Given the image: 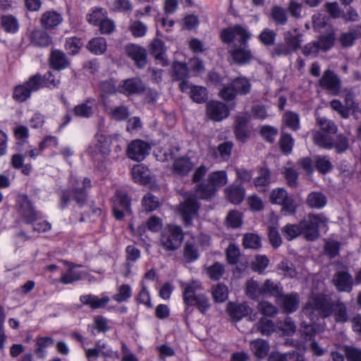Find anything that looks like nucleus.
Returning a JSON list of instances; mask_svg holds the SVG:
<instances>
[{"mask_svg": "<svg viewBox=\"0 0 361 361\" xmlns=\"http://www.w3.org/2000/svg\"><path fill=\"white\" fill-rule=\"evenodd\" d=\"M302 313L311 321V324H306L305 322L301 324L302 332L310 338H312L316 332L323 330V328L316 324V319L319 317L324 318L334 313L337 322H345L348 318L346 307L343 302L338 301L332 304L326 295L315 293L314 290L303 307Z\"/></svg>", "mask_w": 361, "mask_h": 361, "instance_id": "1", "label": "nucleus"}, {"mask_svg": "<svg viewBox=\"0 0 361 361\" xmlns=\"http://www.w3.org/2000/svg\"><path fill=\"white\" fill-rule=\"evenodd\" d=\"M250 37L251 34L241 25L229 27L221 32V39L224 43L230 44L234 40L240 43L238 47L229 50L233 61L238 64L245 63L252 58L250 50L246 46V42Z\"/></svg>", "mask_w": 361, "mask_h": 361, "instance_id": "2", "label": "nucleus"}, {"mask_svg": "<svg viewBox=\"0 0 361 361\" xmlns=\"http://www.w3.org/2000/svg\"><path fill=\"white\" fill-rule=\"evenodd\" d=\"M228 182V177L225 171H216L209 173L207 183L199 185L196 189L197 197L204 200L212 198L216 194L217 190Z\"/></svg>", "mask_w": 361, "mask_h": 361, "instance_id": "3", "label": "nucleus"}, {"mask_svg": "<svg viewBox=\"0 0 361 361\" xmlns=\"http://www.w3.org/2000/svg\"><path fill=\"white\" fill-rule=\"evenodd\" d=\"M70 191H65L61 195V206L63 207L71 198L78 204H82L86 199L87 190L91 187V181L88 178H78L71 176L70 179Z\"/></svg>", "mask_w": 361, "mask_h": 361, "instance_id": "4", "label": "nucleus"}, {"mask_svg": "<svg viewBox=\"0 0 361 361\" xmlns=\"http://www.w3.org/2000/svg\"><path fill=\"white\" fill-rule=\"evenodd\" d=\"M178 151L179 148L177 147H168L161 150L156 156L161 161H172L173 172L184 176L191 170L192 165L188 158H178Z\"/></svg>", "mask_w": 361, "mask_h": 361, "instance_id": "5", "label": "nucleus"}, {"mask_svg": "<svg viewBox=\"0 0 361 361\" xmlns=\"http://www.w3.org/2000/svg\"><path fill=\"white\" fill-rule=\"evenodd\" d=\"M86 152L95 163L103 161L111 152L109 140L102 132L97 133Z\"/></svg>", "mask_w": 361, "mask_h": 361, "instance_id": "6", "label": "nucleus"}, {"mask_svg": "<svg viewBox=\"0 0 361 361\" xmlns=\"http://www.w3.org/2000/svg\"><path fill=\"white\" fill-rule=\"evenodd\" d=\"M43 78L41 75L30 76L25 82L15 87L13 99L18 102H23L29 99L32 92H36L42 86Z\"/></svg>", "mask_w": 361, "mask_h": 361, "instance_id": "7", "label": "nucleus"}, {"mask_svg": "<svg viewBox=\"0 0 361 361\" xmlns=\"http://www.w3.org/2000/svg\"><path fill=\"white\" fill-rule=\"evenodd\" d=\"M183 240L182 228L176 225H167L161 233L160 243L161 247L167 251L177 250Z\"/></svg>", "mask_w": 361, "mask_h": 361, "instance_id": "8", "label": "nucleus"}, {"mask_svg": "<svg viewBox=\"0 0 361 361\" xmlns=\"http://www.w3.org/2000/svg\"><path fill=\"white\" fill-rule=\"evenodd\" d=\"M328 223L327 218L323 214H310L307 220L300 222L302 233L307 240H314L318 235V229L326 227Z\"/></svg>", "mask_w": 361, "mask_h": 361, "instance_id": "9", "label": "nucleus"}, {"mask_svg": "<svg viewBox=\"0 0 361 361\" xmlns=\"http://www.w3.org/2000/svg\"><path fill=\"white\" fill-rule=\"evenodd\" d=\"M269 200L272 204L281 205V212L284 215H291L295 212L296 204L295 201L283 188L274 189L271 192Z\"/></svg>", "mask_w": 361, "mask_h": 361, "instance_id": "10", "label": "nucleus"}, {"mask_svg": "<svg viewBox=\"0 0 361 361\" xmlns=\"http://www.w3.org/2000/svg\"><path fill=\"white\" fill-rule=\"evenodd\" d=\"M199 207V204L193 197H189L180 204L178 211L185 226L190 225L191 221L197 217Z\"/></svg>", "mask_w": 361, "mask_h": 361, "instance_id": "11", "label": "nucleus"}, {"mask_svg": "<svg viewBox=\"0 0 361 361\" xmlns=\"http://www.w3.org/2000/svg\"><path fill=\"white\" fill-rule=\"evenodd\" d=\"M114 214L116 219H121L126 214L130 213V203L127 195L117 191L113 199Z\"/></svg>", "mask_w": 361, "mask_h": 361, "instance_id": "12", "label": "nucleus"}, {"mask_svg": "<svg viewBox=\"0 0 361 361\" xmlns=\"http://www.w3.org/2000/svg\"><path fill=\"white\" fill-rule=\"evenodd\" d=\"M149 145L141 140H135L130 142L128 146L127 155L130 159L141 161L149 154Z\"/></svg>", "mask_w": 361, "mask_h": 361, "instance_id": "13", "label": "nucleus"}, {"mask_svg": "<svg viewBox=\"0 0 361 361\" xmlns=\"http://www.w3.org/2000/svg\"><path fill=\"white\" fill-rule=\"evenodd\" d=\"M180 88L183 92L188 93L190 97L197 103L204 102L207 99V91L204 87L193 85L183 80L180 83Z\"/></svg>", "mask_w": 361, "mask_h": 361, "instance_id": "14", "label": "nucleus"}, {"mask_svg": "<svg viewBox=\"0 0 361 361\" xmlns=\"http://www.w3.org/2000/svg\"><path fill=\"white\" fill-rule=\"evenodd\" d=\"M320 85L330 94L337 95L341 90V81L337 75L331 71H326L319 80Z\"/></svg>", "mask_w": 361, "mask_h": 361, "instance_id": "15", "label": "nucleus"}, {"mask_svg": "<svg viewBox=\"0 0 361 361\" xmlns=\"http://www.w3.org/2000/svg\"><path fill=\"white\" fill-rule=\"evenodd\" d=\"M276 303L283 309V312L286 314L293 313L299 307V295L297 293L281 294L276 299Z\"/></svg>", "mask_w": 361, "mask_h": 361, "instance_id": "16", "label": "nucleus"}, {"mask_svg": "<svg viewBox=\"0 0 361 361\" xmlns=\"http://www.w3.org/2000/svg\"><path fill=\"white\" fill-rule=\"evenodd\" d=\"M86 357L88 361H97L99 356L111 357L114 355L113 350L102 341H98L92 348H84Z\"/></svg>", "mask_w": 361, "mask_h": 361, "instance_id": "17", "label": "nucleus"}, {"mask_svg": "<svg viewBox=\"0 0 361 361\" xmlns=\"http://www.w3.org/2000/svg\"><path fill=\"white\" fill-rule=\"evenodd\" d=\"M181 288L183 290V298L184 303L188 306L194 305L197 295H201V283L198 281L183 283Z\"/></svg>", "mask_w": 361, "mask_h": 361, "instance_id": "18", "label": "nucleus"}, {"mask_svg": "<svg viewBox=\"0 0 361 361\" xmlns=\"http://www.w3.org/2000/svg\"><path fill=\"white\" fill-rule=\"evenodd\" d=\"M207 114L212 120L220 121L228 116L229 110L224 103L212 101L207 104Z\"/></svg>", "mask_w": 361, "mask_h": 361, "instance_id": "19", "label": "nucleus"}, {"mask_svg": "<svg viewBox=\"0 0 361 361\" xmlns=\"http://www.w3.org/2000/svg\"><path fill=\"white\" fill-rule=\"evenodd\" d=\"M166 50L167 48L163 41L157 38L154 39L149 44L150 54L163 66L168 65V61L166 58Z\"/></svg>", "mask_w": 361, "mask_h": 361, "instance_id": "20", "label": "nucleus"}, {"mask_svg": "<svg viewBox=\"0 0 361 361\" xmlns=\"http://www.w3.org/2000/svg\"><path fill=\"white\" fill-rule=\"evenodd\" d=\"M126 53L132 60H133L136 66L142 68L147 62L146 51L144 48L134 44H128L126 47Z\"/></svg>", "mask_w": 361, "mask_h": 361, "instance_id": "21", "label": "nucleus"}, {"mask_svg": "<svg viewBox=\"0 0 361 361\" xmlns=\"http://www.w3.org/2000/svg\"><path fill=\"white\" fill-rule=\"evenodd\" d=\"M18 202L20 205V213L26 223H32L37 219V213L26 196H19Z\"/></svg>", "mask_w": 361, "mask_h": 361, "instance_id": "22", "label": "nucleus"}, {"mask_svg": "<svg viewBox=\"0 0 361 361\" xmlns=\"http://www.w3.org/2000/svg\"><path fill=\"white\" fill-rule=\"evenodd\" d=\"M131 174L134 181L141 185L150 183L153 179L149 169L143 164L134 166Z\"/></svg>", "mask_w": 361, "mask_h": 361, "instance_id": "23", "label": "nucleus"}, {"mask_svg": "<svg viewBox=\"0 0 361 361\" xmlns=\"http://www.w3.org/2000/svg\"><path fill=\"white\" fill-rule=\"evenodd\" d=\"M63 17L59 12L50 10L44 12L40 18V23L45 29H51L60 25Z\"/></svg>", "mask_w": 361, "mask_h": 361, "instance_id": "24", "label": "nucleus"}, {"mask_svg": "<svg viewBox=\"0 0 361 361\" xmlns=\"http://www.w3.org/2000/svg\"><path fill=\"white\" fill-rule=\"evenodd\" d=\"M227 311L230 317L235 322L240 320L251 312V308L246 303L236 304L229 302Z\"/></svg>", "mask_w": 361, "mask_h": 361, "instance_id": "25", "label": "nucleus"}, {"mask_svg": "<svg viewBox=\"0 0 361 361\" xmlns=\"http://www.w3.org/2000/svg\"><path fill=\"white\" fill-rule=\"evenodd\" d=\"M336 288L342 292H350L353 288V278L347 271H338L334 277Z\"/></svg>", "mask_w": 361, "mask_h": 361, "instance_id": "26", "label": "nucleus"}, {"mask_svg": "<svg viewBox=\"0 0 361 361\" xmlns=\"http://www.w3.org/2000/svg\"><path fill=\"white\" fill-rule=\"evenodd\" d=\"M80 300L82 304L89 305L92 309L104 307L110 300L105 294H102L101 297L92 294L83 295L80 296Z\"/></svg>", "mask_w": 361, "mask_h": 361, "instance_id": "27", "label": "nucleus"}, {"mask_svg": "<svg viewBox=\"0 0 361 361\" xmlns=\"http://www.w3.org/2000/svg\"><path fill=\"white\" fill-rule=\"evenodd\" d=\"M144 90V85L138 78L127 79L119 87V91L124 94H137Z\"/></svg>", "mask_w": 361, "mask_h": 361, "instance_id": "28", "label": "nucleus"}, {"mask_svg": "<svg viewBox=\"0 0 361 361\" xmlns=\"http://www.w3.org/2000/svg\"><path fill=\"white\" fill-rule=\"evenodd\" d=\"M96 106L97 104L95 100L90 98L86 99L85 102L75 106L74 108V114L78 116L89 118L94 114Z\"/></svg>", "mask_w": 361, "mask_h": 361, "instance_id": "29", "label": "nucleus"}, {"mask_svg": "<svg viewBox=\"0 0 361 361\" xmlns=\"http://www.w3.org/2000/svg\"><path fill=\"white\" fill-rule=\"evenodd\" d=\"M271 222L268 225L269 238L271 245L276 248L281 244V238L278 231V217L274 214H271Z\"/></svg>", "mask_w": 361, "mask_h": 361, "instance_id": "30", "label": "nucleus"}, {"mask_svg": "<svg viewBox=\"0 0 361 361\" xmlns=\"http://www.w3.org/2000/svg\"><path fill=\"white\" fill-rule=\"evenodd\" d=\"M248 121L249 116L247 115L239 116L236 119L235 133L237 140L242 142H245L249 137V131L246 128Z\"/></svg>", "mask_w": 361, "mask_h": 361, "instance_id": "31", "label": "nucleus"}, {"mask_svg": "<svg viewBox=\"0 0 361 361\" xmlns=\"http://www.w3.org/2000/svg\"><path fill=\"white\" fill-rule=\"evenodd\" d=\"M30 42L35 47H46L51 44V38L47 32L35 30L30 34Z\"/></svg>", "mask_w": 361, "mask_h": 361, "instance_id": "32", "label": "nucleus"}, {"mask_svg": "<svg viewBox=\"0 0 361 361\" xmlns=\"http://www.w3.org/2000/svg\"><path fill=\"white\" fill-rule=\"evenodd\" d=\"M225 194L230 202L233 204L240 203L245 197V189L233 183L225 189Z\"/></svg>", "mask_w": 361, "mask_h": 361, "instance_id": "33", "label": "nucleus"}, {"mask_svg": "<svg viewBox=\"0 0 361 361\" xmlns=\"http://www.w3.org/2000/svg\"><path fill=\"white\" fill-rule=\"evenodd\" d=\"M50 64L54 69L59 71L68 67L69 63L63 51L54 50L51 53Z\"/></svg>", "mask_w": 361, "mask_h": 361, "instance_id": "34", "label": "nucleus"}, {"mask_svg": "<svg viewBox=\"0 0 361 361\" xmlns=\"http://www.w3.org/2000/svg\"><path fill=\"white\" fill-rule=\"evenodd\" d=\"M80 267L67 263L68 270L61 277V282L64 284L71 283L78 281L82 277V272L78 270Z\"/></svg>", "mask_w": 361, "mask_h": 361, "instance_id": "35", "label": "nucleus"}, {"mask_svg": "<svg viewBox=\"0 0 361 361\" xmlns=\"http://www.w3.org/2000/svg\"><path fill=\"white\" fill-rule=\"evenodd\" d=\"M87 48L92 54L101 55L107 48L106 39L102 37H94L89 41Z\"/></svg>", "mask_w": 361, "mask_h": 361, "instance_id": "36", "label": "nucleus"}, {"mask_svg": "<svg viewBox=\"0 0 361 361\" xmlns=\"http://www.w3.org/2000/svg\"><path fill=\"white\" fill-rule=\"evenodd\" d=\"M1 25L7 33L15 34L19 30L18 20L11 15L2 16L1 18Z\"/></svg>", "mask_w": 361, "mask_h": 361, "instance_id": "37", "label": "nucleus"}, {"mask_svg": "<svg viewBox=\"0 0 361 361\" xmlns=\"http://www.w3.org/2000/svg\"><path fill=\"white\" fill-rule=\"evenodd\" d=\"M283 288L279 283L267 279L262 285V295L274 296L276 299L282 294Z\"/></svg>", "mask_w": 361, "mask_h": 361, "instance_id": "38", "label": "nucleus"}, {"mask_svg": "<svg viewBox=\"0 0 361 361\" xmlns=\"http://www.w3.org/2000/svg\"><path fill=\"white\" fill-rule=\"evenodd\" d=\"M307 202L311 207L320 209L326 204L327 200L322 192H313L307 196Z\"/></svg>", "mask_w": 361, "mask_h": 361, "instance_id": "39", "label": "nucleus"}, {"mask_svg": "<svg viewBox=\"0 0 361 361\" xmlns=\"http://www.w3.org/2000/svg\"><path fill=\"white\" fill-rule=\"evenodd\" d=\"M285 44L292 52L295 51L300 47L302 40L301 35H294L291 31L283 33Z\"/></svg>", "mask_w": 361, "mask_h": 361, "instance_id": "40", "label": "nucleus"}, {"mask_svg": "<svg viewBox=\"0 0 361 361\" xmlns=\"http://www.w3.org/2000/svg\"><path fill=\"white\" fill-rule=\"evenodd\" d=\"M250 347L253 353L258 357H265L269 349V343L262 339L251 342Z\"/></svg>", "mask_w": 361, "mask_h": 361, "instance_id": "41", "label": "nucleus"}, {"mask_svg": "<svg viewBox=\"0 0 361 361\" xmlns=\"http://www.w3.org/2000/svg\"><path fill=\"white\" fill-rule=\"evenodd\" d=\"M133 294L132 288L129 285L123 284L117 288V292L113 295V299L118 302L128 300Z\"/></svg>", "mask_w": 361, "mask_h": 361, "instance_id": "42", "label": "nucleus"}, {"mask_svg": "<svg viewBox=\"0 0 361 361\" xmlns=\"http://www.w3.org/2000/svg\"><path fill=\"white\" fill-rule=\"evenodd\" d=\"M107 16V12L105 9L102 8H92L91 12L88 14L87 19V21L94 25H99V23L104 20Z\"/></svg>", "mask_w": 361, "mask_h": 361, "instance_id": "43", "label": "nucleus"}, {"mask_svg": "<svg viewBox=\"0 0 361 361\" xmlns=\"http://www.w3.org/2000/svg\"><path fill=\"white\" fill-rule=\"evenodd\" d=\"M281 232L286 239L288 240H291L302 233L301 224H287L282 228Z\"/></svg>", "mask_w": 361, "mask_h": 361, "instance_id": "44", "label": "nucleus"}, {"mask_svg": "<svg viewBox=\"0 0 361 361\" xmlns=\"http://www.w3.org/2000/svg\"><path fill=\"white\" fill-rule=\"evenodd\" d=\"M314 143L319 147L330 149L333 147V140L329 135H324L323 133L315 131L313 133Z\"/></svg>", "mask_w": 361, "mask_h": 361, "instance_id": "45", "label": "nucleus"}, {"mask_svg": "<svg viewBox=\"0 0 361 361\" xmlns=\"http://www.w3.org/2000/svg\"><path fill=\"white\" fill-rule=\"evenodd\" d=\"M271 182V173L266 168H261L258 171L257 176L254 180L256 188L267 186Z\"/></svg>", "mask_w": 361, "mask_h": 361, "instance_id": "46", "label": "nucleus"}, {"mask_svg": "<svg viewBox=\"0 0 361 361\" xmlns=\"http://www.w3.org/2000/svg\"><path fill=\"white\" fill-rule=\"evenodd\" d=\"M111 118L116 121H123L129 116V111L126 106H119L106 109Z\"/></svg>", "mask_w": 361, "mask_h": 361, "instance_id": "47", "label": "nucleus"}, {"mask_svg": "<svg viewBox=\"0 0 361 361\" xmlns=\"http://www.w3.org/2000/svg\"><path fill=\"white\" fill-rule=\"evenodd\" d=\"M54 343V340L51 337H39L36 340L35 353L39 357L45 356L44 349L51 346Z\"/></svg>", "mask_w": 361, "mask_h": 361, "instance_id": "48", "label": "nucleus"}, {"mask_svg": "<svg viewBox=\"0 0 361 361\" xmlns=\"http://www.w3.org/2000/svg\"><path fill=\"white\" fill-rule=\"evenodd\" d=\"M283 121L286 126L293 130L300 128V118L298 114L292 111H287L283 114Z\"/></svg>", "mask_w": 361, "mask_h": 361, "instance_id": "49", "label": "nucleus"}, {"mask_svg": "<svg viewBox=\"0 0 361 361\" xmlns=\"http://www.w3.org/2000/svg\"><path fill=\"white\" fill-rule=\"evenodd\" d=\"M257 329L262 334L270 335L276 331L277 326L269 319L263 317L259 320Z\"/></svg>", "mask_w": 361, "mask_h": 361, "instance_id": "50", "label": "nucleus"}, {"mask_svg": "<svg viewBox=\"0 0 361 361\" xmlns=\"http://www.w3.org/2000/svg\"><path fill=\"white\" fill-rule=\"evenodd\" d=\"M82 46V39L75 37L68 38L65 44L66 51L73 55L78 54Z\"/></svg>", "mask_w": 361, "mask_h": 361, "instance_id": "51", "label": "nucleus"}, {"mask_svg": "<svg viewBox=\"0 0 361 361\" xmlns=\"http://www.w3.org/2000/svg\"><path fill=\"white\" fill-rule=\"evenodd\" d=\"M315 168L322 173H328L332 168V164L327 157L316 156L314 157Z\"/></svg>", "mask_w": 361, "mask_h": 361, "instance_id": "52", "label": "nucleus"}, {"mask_svg": "<svg viewBox=\"0 0 361 361\" xmlns=\"http://www.w3.org/2000/svg\"><path fill=\"white\" fill-rule=\"evenodd\" d=\"M232 85L236 94H245L250 90V83L245 78H238L232 82Z\"/></svg>", "mask_w": 361, "mask_h": 361, "instance_id": "53", "label": "nucleus"}, {"mask_svg": "<svg viewBox=\"0 0 361 361\" xmlns=\"http://www.w3.org/2000/svg\"><path fill=\"white\" fill-rule=\"evenodd\" d=\"M110 8L114 11L127 13L133 9V4L130 0H114L111 2Z\"/></svg>", "mask_w": 361, "mask_h": 361, "instance_id": "54", "label": "nucleus"}, {"mask_svg": "<svg viewBox=\"0 0 361 361\" xmlns=\"http://www.w3.org/2000/svg\"><path fill=\"white\" fill-rule=\"evenodd\" d=\"M246 293L250 298L255 299L262 295V286H259L257 281L250 279L247 282Z\"/></svg>", "mask_w": 361, "mask_h": 361, "instance_id": "55", "label": "nucleus"}, {"mask_svg": "<svg viewBox=\"0 0 361 361\" xmlns=\"http://www.w3.org/2000/svg\"><path fill=\"white\" fill-rule=\"evenodd\" d=\"M228 288L222 284H217L212 290V295L215 301L221 302L225 301L228 298Z\"/></svg>", "mask_w": 361, "mask_h": 361, "instance_id": "56", "label": "nucleus"}, {"mask_svg": "<svg viewBox=\"0 0 361 361\" xmlns=\"http://www.w3.org/2000/svg\"><path fill=\"white\" fill-rule=\"evenodd\" d=\"M269 260L265 255H257L252 262V269L259 273H262L267 267Z\"/></svg>", "mask_w": 361, "mask_h": 361, "instance_id": "57", "label": "nucleus"}, {"mask_svg": "<svg viewBox=\"0 0 361 361\" xmlns=\"http://www.w3.org/2000/svg\"><path fill=\"white\" fill-rule=\"evenodd\" d=\"M273 20L278 25H284L287 21V15L284 8L276 6L272 8L271 12Z\"/></svg>", "mask_w": 361, "mask_h": 361, "instance_id": "58", "label": "nucleus"}, {"mask_svg": "<svg viewBox=\"0 0 361 361\" xmlns=\"http://www.w3.org/2000/svg\"><path fill=\"white\" fill-rule=\"evenodd\" d=\"M142 204L146 211L152 212L159 207V202L155 196L148 193L143 197Z\"/></svg>", "mask_w": 361, "mask_h": 361, "instance_id": "59", "label": "nucleus"}, {"mask_svg": "<svg viewBox=\"0 0 361 361\" xmlns=\"http://www.w3.org/2000/svg\"><path fill=\"white\" fill-rule=\"evenodd\" d=\"M129 29L135 37L145 36L147 30L146 25L139 20L133 21L130 25Z\"/></svg>", "mask_w": 361, "mask_h": 361, "instance_id": "60", "label": "nucleus"}, {"mask_svg": "<svg viewBox=\"0 0 361 361\" xmlns=\"http://www.w3.org/2000/svg\"><path fill=\"white\" fill-rule=\"evenodd\" d=\"M283 173L289 186L293 188L297 186L298 174L293 168L291 166L284 167Z\"/></svg>", "mask_w": 361, "mask_h": 361, "instance_id": "61", "label": "nucleus"}, {"mask_svg": "<svg viewBox=\"0 0 361 361\" xmlns=\"http://www.w3.org/2000/svg\"><path fill=\"white\" fill-rule=\"evenodd\" d=\"M243 245L247 248L257 249L261 246V240L258 235L247 233L244 235Z\"/></svg>", "mask_w": 361, "mask_h": 361, "instance_id": "62", "label": "nucleus"}, {"mask_svg": "<svg viewBox=\"0 0 361 361\" xmlns=\"http://www.w3.org/2000/svg\"><path fill=\"white\" fill-rule=\"evenodd\" d=\"M335 35L334 33H329L326 35L319 37L317 42L319 43V48L322 51H326L330 49L334 44Z\"/></svg>", "mask_w": 361, "mask_h": 361, "instance_id": "63", "label": "nucleus"}, {"mask_svg": "<svg viewBox=\"0 0 361 361\" xmlns=\"http://www.w3.org/2000/svg\"><path fill=\"white\" fill-rule=\"evenodd\" d=\"M277 329L281 330L283 335L290 336L295 332L296 327L291 318L287 317L283 322L278 323Z\"/></svg>", "mask_w": 361, "mask_h": 361, "instance_id": "64", "label": "nucleus"}]
</instances>
